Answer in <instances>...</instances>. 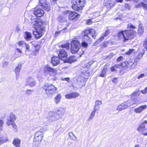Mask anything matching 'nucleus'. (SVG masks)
Segmentation results:
<instances>
[{
  "label": "nucleus",
  "instance_id": "412c9836",
  "mask_svg": "<svg viewBox=\"0 0 147 147\" xmlns=\"http://www.w3.org/2000/svg\"><path fill=\"white\" fill-rule=\"evenodd\" d=\"M89 32V34L94 38H96L97 35V34L96 32V31L93 29H90L88 30Z\"/></svg>",
  "mask_w": 147,
  "mask_h": 147
},
{
  "label": "nucleus",
  "instance_id": "4d7b16f0",
  "mask_svg": "<svg viewBox=\"0 0 147 147\" xmlns=\"http://www.w3.org/2000/svg\"><path fill=\"white\" fill-rule=\"evenodd\" d=\"M93 62L92 61L88 63H87V64H86L84 67V68L88 67V65H92V63H93Z\"/></svg>",
  "mask_w": 147,
  "mask_h": 147
},
{
  "label": "nucleus",
  "instance_id": "58836bf2",
  "mask_svg": "<svg viewBox=\"0 0 147 147\" xmlns=\"http://www.w3.org/2000/svg\"><path fill=\"white\" fill-rule=\"evenodd\" d=\"M67 29V28H65L62 30H59L58 31H56L55 34V36H57L59 35L60 33L62 31H63V32H64V31Z\"/></svg>",
  "mask_w": 147,
  "mask_h": 147
},
{
  "label": "nucleus",
  "instance_id": "5fc2aeb1",
  "mask_svg": "<svg viewBox=\"0 0 147 147\" xmlns=\"http://www.w3.org/2000/svg\"><path fill=\"white\" fill-rule=\"evenodd\" d=\"M80 0H73L72 2L73 3L79 5Z\"/></svg>",
  "mask_w": 147,
  "mask_h": 147
},
{
  "label": "nucleus",
  "instance_id": "f257e3e1",
  "mask_svg": "<svg viewBox=\"0 0 147 147\" xmlns=\"http://www.w3.org/2000/svg\"><path fill=\"white\" fill-rule=\"evenodd\" d=\"M127 28V30L121 31L118 33V38L123 42L132 38L135 37L136 35V32L134 30L136 28L131 24H129Z\"/></svg>",
  "mask_w": 147,
  "mask_h": 147
},
{
  "label": "nucleus",
  "instance_id": "dca6fc26",
  "mask_svg": "<svg viewBox=\"0 0 147 147\" xmlns=\"http://www.w3.org/2000/svg\"><path fill=\"white\" fill-rule=\"evenodd\" d=\"M89 32L88 30H87L82 32L81 34V36L87 40H89L90 38V37L89 35Z\"/></svg>",
  "mask_w": 147,
  "mask_h": 147
},
{
  "label": "nucleus",
  "instance_id": "680f3d73",
  "mask_svg": "<svg viewBox=\"0 0 147 147\" xmlns=\"http://www.w3.org/2000/svg\"><path fill=\"white\" fill-rule=\"evenodd\" d=\"M123 57L122 56H120L117 59V61L118 62L120 61H121L123 59Z\"/></svg>",
  "mask_w": 147,
  "mask_h": 147
},
{
  "label": "nucleus",
  "instance_id": "79ce46f5",
  "mask_svg": "<svg viewBox=\"0 0 147 147\" xmlns=\"http://www.w3.org/2000/svg\"><path fill=\"white\" fill-rule=\"evenodd\" d=\"M85 4V0H80L79 5L81 8H82L84 6Z\"/></svg>",
  "mask_w": 147,
  "mask_h": 147
},
{
  "label": "nucleus",
  "instance_id": "393cba45",
  "mask_svg": "<svg viewBox=\"0 0 147 147\" xmlns=\"http://www.w3.org/2000/svg\"><path fill=\"white\" fill-rule=\"evenodd\" d=\"M24 38L27 40H30L32 38L31 34L28 32H26L24 34Z\"/></svg>",
  "mask_w": 147,
  "mask_h": 147
},
{
  "label": "nucleus",
  "instance_id": "c03bdc74",
  "mask_svg": "<svg viewBox=\"0 0 147 147\" xmlns=\"http://www.w3.org/2000/svg\"><path fill=\"white\" fill-rule=\"evenodd\" d=\"M26 44L24 41H20L18 43V45L19 46L22 47H25Z\"/></svg>",
  "mask_w": 147,
  "mask_h": 147
},
{
  "label": "nucleus",
  "instance_id": "603ef678",
  "mask_svg": "<svg viewBox=\"0 0 147 147\" xmlns=\"http://www.w3.org/2000/svg\"><path fill=\"white\" fill-rule=\"evenodd\" d=\"M143 46L147 50V38L145 39L143 44Z\"/></svg>",
  "mask_w": 147,
  "mask_h": 147
},
{
  "label": "nucleus",
  "instance_id": "7c9ffc66",
  "mask_svg": "<svg viewBox=\"0 0 147 147\" xmlns=\"http://www.w3.org/2000/svg\"><path fill=\"white\" fill-rule=\"evenodd\" d=\"M93 110V111L91 113L88 119V121H90L93 119L95 115L96 112L97 111V110L95 111V110L94 109Z\"/></svg>",
  "mask_w": 147,
  "mask_h": 147
},
{
  "label": "nucleus",
  "instance_id": "49530a36",
  "mask_svg": "<svg viewBox=\"0 0 147 147\" xmlns=\"http://www.w3.org/2000/svg\"><path fill=\"white\" fill-rule=\"evenodd\" d=\"M9 64V63L8 61H5L3 62L2 64V67L3 68L6 67Z\"/></svg>",
  "mask_w": 147,
  "mask_h": 147
},
{
  "label": "nucleus",
  "instance_id": "473e14b6",
  "mask_svg": "<svg viewBox=\"0 0 147 147\" xmlns=\"http://www.w3.org/2000/svg\"><path fill=\"white\" fill-rule=\"evenodd\" d=\"M121 64H117L112 67L111 68V70L112 71H116V69L118 68H120V66H121Z\"/></svg>",
  "mask_w": 147,
  "mask_h": 147
},
{
  "label": "nucleus",
  "instance_id": "338daca9",
  "mask_svg": "<svg viewBox=\"0 0 147 147\" xmlns=\"http://www.w3.org/2000/svg\"><path fill=\"white\" fill-rule=\"evenodd\" d=\"M112 81L114 82L115 83H116L117 82V79L116 78H114L113 80H112Z\"/></svg>",
  "mask_w": 147,
  "mask_h": 147
},
{
  "label": "nucleus",
  "instance_id": "c9c22d12",
  "mask_svg": "<svg viewBox=\"0 0 147 147\" xmlns=\"http://www.w3.org/2000/svg\"><path fill=\"white\" fill-rule=\"evenodd\" d=\"M9 118L14 121H15L16 119L15 115L12 113H11L10 114Z\"/></svg>",
  "mask_w": 147,
  "mask_h": 147
},
{
  "label": "nucleus",
  "instance_id": "cd10ccee",
  "mask_svg": "<svg viewBox=\"0 0 147 147\" xmlns=\"http://www.w3.org/2000/svg\"><path fill=\"white\" fill-rule=\"evenodd\" d=\"M110 33V30H106L105 33H103L102 36L98 39V40H100V41H102V40L104 39V37L107 36Z\"/></svg>",
  "mask_w": 147,
  "mask_h": 147
},
{
  "label": "nucleus",
  "instance_id": "37998d69",
  "mask_svg": "<svg viewBox=\"0 0 147 147\" xmlns=\"http://www.w3.org/2000/svg\"><path fill=\"white\" fill-rule=\"evenodd\" d=\"M137 65V62L134 61L133 63H132L131 64H129V67L133 69Z\"/></svg>",
  "mask_w": 147,
  "mask_h": 147
},
{
  "label": "nucleus",
  "instance_id": "b1692460",
  "mask_svg": "<svg viewBox=\"0 0 147 147\" xmlns=\"http://www.w3.org/2000/svg\"><path fill=\"white\" fill-rule=\"evenodd\" d=\"M20 140L18 138H15L13 142V144L17 147H20Z\"/></svg>",
  "mask_w": 147,
  "mask_h": 147
},
{
  "label": "nucleus",
  "instance_id": "39448f33",
  "mask_svg": "<svg viewBox=\"0 0 147 147\" xmlns=\"http://www.w3.org/2000/svg\"><path fill=\"white\" fill-rule=\"evenodd\" d=\"M43 136V132L42 131H38L35 133L33 144L35 147H37L42 140Z\"/></svg>",
  "mask_w": 147,
  "mask_h": 147
},
{
  "label": "nucleus",
  "instance_id": "6ab92c4d",
  "mask_svg": "<svg viewBox=\"0 0 147 147\" xmlns=\"http://www.w3.org/2000/svg\"><path fill=\"white\" fill-rule=\"evenodd\" d=\"M115 1V0H104V3L105 6L111 7L113 5Z\"/></svg>",
  "mask_w": 147,
  "mask_h": 147
},
{
  "label": "nucleus",
  "instance_id": "4c0bfd02",
  "mask_svg": "<svg viewBox=\"0 0 147 147\" xmlns=\"http://www.w3.org/2000/svg\"><path fill=\"white\" fill-rule=\"evenodd\" d=\"M106 70L107 68L105 67H104L103 69L101 71V72L100 75V76L102 77H104L105 76Z\"/></svg>",
  "mask_w": 147,
  "mask_h": 147
},
{
  "label": "nucleus",
  "instance_id": "a18cd8bd",
  "mask_svg": "<svg viewBox=\"0 0 147 147\" xmlns=\"http://www.w3.org/2000/svg\"><path fill=\"white\" fill-rule=\"evenodd\" d=\"M132 61L131 59H129L128 61H126L125 62L126 65L127 67H129V64H131L132 63Z\"/></svg>",
  "mask_w": 147,
  "mask_h": 147
},
{
  "label": "nucleus",
  "instance_id": "9d476101",
  "mask_svg": "<svg viewBox=\"0 0 147 147\" xmlns=\"http://www.w3.org/2000/svg\"><path fill=\"white\" fill-rule=\"evenodd\" d=\"M58 55L59 58L61 60L64 61V62L67 59V52L64 50L60 49L59 51Z\"/></svg>",
  "mask_w": 147,
  "mask_h": 147
},
{
  "label": "nucleus",
  "instance_id": "c756f323",
  "mask_svg": "<svg viewBox=\"0 0 147 147\" xmlns=\"http://www.w3.org/2000/svg\"><path fill=\"white\" fill-rule=\"evenodd\" d=\"M74 57H75L74 56H71L68 59L65 60V62L71 63L75 61V60L74 59Z\"/></svg>",
  "mask_w": 147,
  "mask_h": 147
},
{
  "label": "nucleus",
  "instance_id": "72a5a7b5",
  "mask_svg": "<svg viewBox=\"0 0 147 147\" xmlns=\"http://www.w3.org/2000/svg\"><path fill=\"white\" fill-rule=\"evenodd\" d=\"M8 141V139L6 137H2L0 138V145Z\"/></svg>",
  "mask_w": 147,
  "mask_h": 147
},
{
  "label": "nucleus",
  "instance_id": "e433bc0d",
  "mask_svg": "<svg viewBox=\"0 0 147 147\" xmlns=\"http://www.w3.org/2000/svg\"><path fill=\"white\" fill-rule=\"evenodd\" d=\"M79 5L77 4H74L72 5V8L75 10H78L80 9V7Z\"/></svg>",
  "mask_w": 147,
  "mask_h": 147
},
{
  "label": "nucleus",
  "instance_id": "4468645a",
  "mask_svg": "<svg viewBox=\"0 0 147 147\" xmlns=\"http://www.w3.org/2000/svg\"><path fill=\"white\" fill-rule=\"evenodd\" d=\"M147 124V121H144L142 123H141L139 125V127L137 129V130L140 132H143L146 130L147 129L145 127V125Z\"/></svg>",
  "mask_w": 147,
  "mask_h": 147
},
{
  "label": "nucleus",
  "instance_id": "6e6d98bb",
  "mask_svg": "<svg viewBox=\"0 0 147 147\" xmlns=\"http://www.w3.org/2000/svg\"><path fill=\"white\" fill-rule=\"evenodd\" d=\"M114 55V54H113V53H111L110 54L108 55L105 58L106 59L111 58Z\"/></svg>",
  "mask_w": 147,
  "mask_h": 147
},
{
  "label": "nucleus",
  "instance_id": "9b49d317",
  "mask_svg": "<svg viewBox=\"0 0 147 147\" xmlns=\"http://www.w3.org/2000/svg\"><path fill=\"white\" fill-rule=\"evenodd\" d=\"M36 84V82L34 79L31 77H29L27 79L26 85H28L30 87L34 86Z\"/></svg>",
  "mask_w": 147,
  "mask_h": 147
},
{
  "label": "nucleus",
  "instance_id": "a878e982",
  "mask_svg": "<svg viewBox=\"0 0 147 147\" xmlns=\"http://www.w3.org/2000/svg\"><path fill=\"white\" fill-rule=\"evenodd\" d=\"M144 27L140 24L139 25L138 30V34L141 36L144 33Z\"/></svg>",
  "mask_w": 147,
  "mask_h": 147
},
{
  "label": "nucleus",
  "instance_id": "ddd939ff",
  "mask_svg": "<svg viewBox=\"0 0 147 147\" xmlns=\"http://www.w3.org/2000/svg\"><path fill=\"white\" fill-rule=\"evenodd\" d=\"M34 14L37 17H40L43 16L44 14L43 10L40 9H38L36 6L34 11Z\"/></svg>",
  "mask_w": 147,
  "mask_h": 147
},
{
  "label": "nucleus",
  "instance_id": "69168bd1",
  "mask_svg": "<svg viewBox=\"0 0 147 147\" xmlns=\"http://www.w3.org/2000/svg\"><path fill=\"white\" fill-rule=\"evenodd\" d=\"M3 123V120L0 119V127H2Z\"/></svg>",
  "mask_w": 147,
  "mask_h": 147
},
{
  "label": "nucleus",
  "instance_id": "5701e85b",
  "mask_svg": "<svg viewBox=\"0 0 147 147\" xmlns=\"http://www.w3.org/2000/svg\"><path fill=\"white\" fill-rule=\"evenodd\" d=\"M102 103L101 101L100 100H96L95 102V104L94 105V109L95 110L98 111L99 109V105H100Z\"/></svg>",
  "mask_w": 147,
  "mask_h": 147
},
{
  "label": "nucleus",
  "instance_id": "6e6552de",
  "mask_svg": "<svg viewBox=\"0 0 147 147\" xmlns=\"http://www.w3.org/2000/svg\"><path fill=\"white\" fill-rule=\"evenodd\" d=\"M64 13L66 15H69V18L70 20H76L78 18L79 15L75 12L67 11Z\"/></svg>",
  "mask_w": 147,
  "mask_h": 147
},
{
  "label": "nucleus",
  "instance_id": "a19ab883",
  "mask_svg": "<svg viewBox=\"0 0 147 147\" xmlns=\"http://www.w3.org/2000/svg\"><path fill=\"white\" fill-rule=\"evenodd\" d=\"M14 121L9 118L7 119L6 124L8 126H9L12 124V122H14Z\"/></svg>",
  "mask_w": 147,
  "mask_h": 147
},
{
  "label": "nucleus",
  "instance_id": "052dcab7",
  "mask_svg": "<svg viewBox=\"0 0 147 147\" xmlns=\"http://www.w3.org/2000/svg\"><path fill=\"white\" fill-rule=\"evenodd\" d=\"M92 21L91 20H88L87 21L86 24L88 25H90L92 23Z\"/></svg>",
  "mask_w": 147,
  "mask_h": 147
},
{
  "label": "nucleus",
  "instance_id": "13d9d810",
  "mask_svg": "<svg viewBox=\"0 0 147 147\" xmlns=\"http://www.w3.org/2000/svg\"><path fill=\"white\" fill-rule=\"evenodd\" d=\"M141 92L142 94H145L147 92V87L144 90H141Z\"/></svg>",
  "mask_w": 147,
  "mask_h": 147
},
{
  "label": "nucleus",
  "instance_id": "e2e57ef3",
  "mask_svg": "<svg viewBox=\"0 0 147 147\" xmlns=\"http://www.w3.org/2000/svg\"><path fill=\"white\" fill-rule=\"evenodd\" d=\"M125 7L128 9H130L131 7L130 5L127 4L125 5Z\"/></svg>",
  "mask_w": 147,
  "mask_h": 147
},
{
  "label": "nucleus",
  "instance_id": "f704fd0d",
  "mask_svg": "<svg viewBox=\"0 0 147 147\" xmlns=\"http://www.w3.org/2000/svg\"><path fill=\"white\" fill-rule=\"evenodd\" d=\"M68 135L71 139L74 140H76L77 138L73 132H69Z\"/></svg>",
  "mask_w": 147,
  "mask_h": 147
},
{
  "label": "nucleus",
  "instance_id": "bf43d9fd",
  "mask_svg": "<svg viewBox=\"0 0 147 147\" xmlns=\"http://www.w3.org/2000/svg\"><path fill=\"white\" fill-rule=\"evenodd\" d=\"M145 76V75L144 74H140L138 77V79L141 78Z\"/></svg>",
  "mask_w": 147,
  "mask_h": 147
},
{
  "label": "nucleus",
  "instance_id": "f03ea898",
  "mask_svg": "<svg viewBox=\"0 0 147 147\" xmlns=\"http://www.w3.org/2000/svg\"><path fill=\"white\" fill-rule=\"evenodd\" d=\"M33 27L36 29L33 31V33L36 39L40 38L45 31V28L44 27L42 20L40 19L33 20L32 22Z\"/></svg>",
  "mask_w": 147,
  "mask_h": 147
},
{
  "label": "nucleus",
  "instance_id": "09e8293b",
  "mask_svg": "<svg viewBox=\"0 0 147 147\" xmlns=\"http://www.w3.org/2000/svg\"><path fill=\"white\" fill-rule=\"evenodd\" d=\"M33 90H31L27 89L26 90V94L28 95H30L31 94Z\"/></svg>",
  "mask_w": 147,
  "mask_h": 147
},
{
  "label": "nucleus",
  "instance_id": "423d86ee",
  "mask_svg": "<svg viewBox=\"0 0 147 147\" xmlns=\"http://www.w3.org/2000/svg\"><path fill=\"white\" fill-rule=\"evenodd\" d=\"M71 52L72 53L75 54L80 49V43L78 40H73L71 41Z\"/></svg>",
  "mask_w": 147,
  "mask_h": 147
},
{
  "label": "nucleus",
  "instance_id": "2eb2a0df",
  "mask_svg": "<svg viewBox=\"0 0 147 147\" xmlns=\"http://www.w3.org/2000/svg\"><path fill=\"white\" fill-rule=\"evenodd\" d=\"M59 58L57 56H54L51 58V63L53 66H57L60 63Z\"/></svg>",
  "mask_w": 147,
  "mask_h": 147
},
{
  "label": "nucleus",
  "instance_id": "f8f14e48",
  "mask_svg": "<svg viewBox=\"0 0 147 147\" xmlns=\"http://www.w3.org/2000/svg\"><path fill=\"white\" fill-rule=\"evenodd\" d=\"M57 114L55 112H51L49 113L47 119L50 121H52L56 120L57 119H59L58 117H57Z\"/></svg>",
  "mask_w": 147,
  "mask_h": 147
},
{
  "label": "nucleus",
  "instance_id": "8fccbe9b",
  "mask_svg": "<svg viewBox=\"0 0 147 147\" xmlns=\"http://www.w3.org/2000/svg\"><path fill=\"white\" fill-rule=\"evenodd\" d=\"M12 125V127L15 130L17 131V126L15 124V122H12V124L11 125Z\"/></svg>",
  "mask_w": 147,
  "mask_h": 147
},
{
  "label": "nucleus",
  "instance_id": "3c124183",
  "mask_svg": "<svg viewBox=\"0 0 147 147\" xmlns=\"http://www.w3.org/2000/svg\"><path fill=\"white\" fill-rule=\"evenodd\" d=\"M81 46L84 48H86L88 46V44L84 41L81 44Z\"/></svg>",
  "mask_w": 147,
  "mask_h": 147
},
{
  "label": "nucleus",
  "instance_id": "aec40b11",
  "mask_svg": "<svg viewBox=\"0 0 147 147\" xmlns=\"http://www.w3.org/2000/svg\"><path fill=\"white\" fill-rule=\"evenodd\" d=\"M147 107L146 105L141 106L134 109L135 112L137 113H140L142 111Z\"/></svg>",
  "mask_w": 147,
  "mask_h": 147
},
{
  "label": "nucleus",
  "instance_id": "0e129e2a",
  "mask_svg": "<svg viewBox=\"0 0 147 147\" xmlns=\"http://www.w3.org/2000/svg\"><path fill=\"white\" fill-rule=\"evenodd\" d=\"M101 41H100V40H98V39L97 40L94 44V45H93V46H96V45H97L98 44L101 42Z\"/></svg>",
  "mask_w": 147,
  "mask_h": 147
},
{
  "label": "nucleus",
  "instance_id": "1a4fd4ad",
  "mask_svg": "<svg viewBox=\"0 0 147 147\" xmlns=\"http://www.w3.org/2000/svg\"><path fill=\"white\" fill-rule=\"evenodd\" d=\"M39 3L40 5L44 10L47 11L50 10V5L46 0H39Z\"/></svg>",
  "mask_w": 147,
  "mask_h": 147
},
{
  "label": "nucleus",
  "instance_id": "7ed1b4c3",
  "mask_svg": "<svg viewBox=\"0 0 147 147\" xmlns=\"http://www.w3.org/2000/svg\"><path fill=\"white\" fill-rule=\"evenodd\" d=\"M140 93L138 91L134 92L130 96L131 100H127L119 105L117 108V110L119 111H122L127 108L128 107L136 104L135 100L136 97L139 95Z\"/></svg>",
  "mask_w": 147,
  "mask_h": 147
},
{
  "label": "nucleus",
  "instance_id": "2f4dec72",
  "mask_svg": "<svg viewBox=\"0 0 147 147\" xmlns=\"http://www.w3.org/2000/svg\"><path fill=\"white\" fill-rule=\"evenodd\" d=\"M61 96L60 94H58L55 98V101L56 104H58L59 102L61 99Z\"/></svg>",
  "mask_w": 147,
  "mask_h": 147
},
{
  "label": "nucleus",
  "instance_id": "bb28decb",
  "mask_svg": "<svg viewBox=\"0 0 147 147\" xmlns=\"http://www.w3.org/2000/svg\"><path fill=\"white\" fill-rule=\"evenodd\" d=\"M144 53V51L143 50L141 53H140L136 57L134 61L137 62L139 61L140 60V58L143 56Z\"/></svg>",
  "mask_w": 147,
  "mask_h": 147
},
{
  "label": "nucleus",
  "instance_id": "de8ad7c7",
  "mask_svg": "<svg viewBox=\"0 0 147 147\" xmlns=\"http://www.w3.org/2000/svg\"><path fill=\"white\" fill-rule=\"evenodd\" d=\"M135 52V50L134 49H130L129 50V51L126 53V54L127 55H129Z\"/></svg>",
  "mask_w": 147,
  "mask_h": 147
},
{
  "label": "nucleus",
  "instance_id": "ea45409f",
  "mask_svg": "<svg viewBox=\"0 0 147 147\" xmlns=\"http://www.w3.org/2000/svg\"><path fill=\"white\" fill-rule=\"evenodd\" d=\"M69 43H66L61 46V47L65 49L66 50H68L69 49Z\"/></svg>",
  "mask_w": 147,
  "mask_h": 147
},
{
  "label": "nucleus",
  "instance_id": "f3484780",
  "mask_svg": "<svg viewBox=\"0 0 147 147\" xmlns=\"http://www.w3.org/2000/svg\"><path fill=\"white\" fill-rule=\"evenodd\" d=\"M79 95V94L77 93H72L66 94L65 95V97L67 99H71L75 98Z\"/></svg>",
  "mask_w": 147,
  "mask_h": 147
},
{
  "label": "nucleus",
  "instance_id": "c85d7f7f",
  "mask_svg": "<svg viewBox=\"0 0 147 147\" xmlns=\"http://www.w3.org/2000/svg\"><path fill=\"white\" fill-rule=\"evenodd\" d=\"M135 7L136 8L142 7L144 8L146 10H147V3L145 4L143 3H140L138 5H136Z\"/></svg>",
  "mask_w": 147,
  "mask_h": 147
},
{
  "label": "nucleus",
  "instance_id": "a211bd4d",
  "mask_svg": "<svg viewBox=\"0 0 147 147\" xmlns=\"http://www.w3.org/2000/svg\"><path fill=\"white\" fill-rule=\"evenodd\" d=\"M21 64H19L15 68V71L16 74V79H18L19 78L20 71L21 68Z\"/></svg>",
  "mask_w": 147,
  "mask_h": 147
},
{
  "label": "nucleus",
  "instance_id": "774afa93",
  "mask_svg": "<svg viewBox=\"0 0 147 147\" xmlns=\"http://www.w3.org/2000/svg\"><path fill=\"white\" fill-rule=\"evenodd\" d=\"M70 79L69 78H65L63 79V80H65L67 81V82H69V81Z\"/></svg>",
  "mask_w": 147,
  "mask_h": 147
},
{
  "label": "nucleus",
  "instance_id": "864d4df0",
  "mask_svg": "<svg viewBox=\"0 0 147 147\" xmlns=\"http://www.w3.org/2000/svg\"><path fill=\"white\" fill-rule=\"evenodd\" d=\"M25 47L27 51H30V47L28 44L26 43L25 45Z\"/></svg>",
  "mask_w": 147,
  "mask_h": 147
},
{
  "label": "nucleus",
  "instance_id": "0eeeda50",
  "mask_svg": "<svg viewBox=\"0 0 147 147\" xmlns=\"http://www.w3.org/2000/svg\"><path fill=\"white\" fill-rule=\"evenodd\" d=\"M44 70L46 73L51 76H55L57 74L56 69L51 68L48 65L45 66Z\"/></svg>",
  "mask_w": 147,
  "mask_h": 147
},
{
  "label": "nucleus",
  "instance_id": "4be33fe9",
  "mask_svg": "<svg viewBox=\"0 0 147 147\" xmlns=\"http://www.w3.org/2000/svg\"><path fill=\"white\" fill-rule=\"evenodd\" d=\"M65 112V110L63 108H61L59 109L56 114L58 115V117L59 119L63 116Z\"/></svg>",
  "mask_w": 147,
  "mask_h": 147
},
{
  "label": "nucleus",
  "instance_id": "20e7f679",
  "mask_svg": "<svg viewBox=\"0 0 147 147\" xmlns=\"http://www.w3.org/2000/svg\"><path fill=\"white\" fill-rule=\"evenodd\" d=\"M46 94L48 96H51L56 93L57 88L52 84L47 83L43 87Z\"/></svg>",
  "mask_w": 147,
  "mask_h": 147
}]
</instances>
